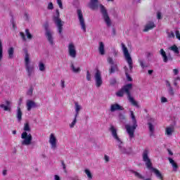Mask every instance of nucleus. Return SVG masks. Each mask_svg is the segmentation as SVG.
I'll return each mask as SVG.
<instances>
[{
	"label": "nucleus",
	"mask_w": 180,
	"mask_h": 180,
	"mask_svg": "<svg viewBox=\"0 0 180 180\" xmlns=\"http://www.w3.org/2000/svg\"><path fill=\"white\" fill-rule=\"evenodd\" d=\"M61 164H62L63 167H64V165H65V163L64 162V160H61Z\"/></svg>",
	"instance_id": "nucleus-63"
},
{
	"label": "nucleus",
	"mask_w": 180,
	"mask_h": 180,
	"mask_svg": "<svg viewBox=\"0 0 180 180\" xmlns=\"http://www.w3.org/2000/svg\"><path fill=\"white\" fill-rule=\"evenodd\" d=\"M157 18H158V20H160V19H162V15H161V12H158L157 13Z\"/></svg>",
	"instance_id": "nucleus-54"
},
{
	"label": "nucleus",
	"mask_w": 180,
	"mask_h": 180,
	"mask_svg": "<svg viewBox=\"0 0 180 180\" xmlns=\"http://www.w3.org/2000/svg\"><path fill=\"white\" fill-rule=\"evenodd\" d=\"M148 72L149 75H151V74H153V70H149L148 71Z\"/></svg>",
	"instance_id": "nucleus-60"
},
{
	"label": "nucleus",
	"mask_w": 180,
	"mask_h": 180,
	"mask_svg": "<svg viewBox=\"0 0 180 180\" xmlns=\"http://www.w3.org/2000/svg\"><path fill=\"white\" fill-rule=\"evenodd\" d=\"M155 27V24L153 22H150L149 23L145 25V28L143 29V32H148V30H153Z\"/></svg>",
	"instance_id": "nucleus-18"
},
{
	"label": "nucleus",
	"mask_w": 180,
	"mask_h": 180,
	"mask_svg": "<svg viewBox=\"0 0 180 180\" xmlns=\"http://www.w3.org/2000/svg\"><path fill=\"white\" fill-rule=\"evenodd\" d=\"M110 112L124 110V108H123V106L120 105L119 103H114L110 105Z\"/></svg>",
	"instance_id": "nucleus-15"
},
{
	"label": "nucleus",
	"mask_w": 180,
	"mask_h": 180,
	"mask_svg": "<svg viewBox=\"0 0 180 180\" xmlns=\"http://www.w3.org/2000/svg\"><path fill=\"white\" fill-rule=\"evenodd\" d=\"M70 67H71L72 71L75 74H78L79 72H81V68H76L75 66L74 65V63H72Z\"/></svg>",
	"instance_id": "nucleus-28"
},
{
	"label": "nucleus",
	"mask_w": 180,
	"mask_h": 180,
	"mask_svg": "<svg viewBox=\"0 0 180 180\" xmlns=\"http://www.w3.org/2000/svg\"><path fill=\"white\" fill-rule=\"evenodd\" d=\"M170 50H172V51H174L175 54H179V49H178V46H176V45L172 46L170 47Z\"/></svg>",
	"instance_id": "nucleus-33"
},
{
	"label": "nucleus",
	"mask_w": 180,
	"mask_h": 180,
	"mask_svg": "<svg viewBox=\"0 0 180 180\" xmlns=\"http://www.w3.org/2000/svg\"><path fill=\"white\" fill-rule=\"evenodd\" d=\"M161 102H162V103H165V102H168V100L165 97H162Z\"/></svg>",
	"instance_id": "nucleus-51"
},
{
	"label": "nucleus",
	"mask_w": 180,
	"mask_h": 180,
	"mask_svg": "<svg viewBox=\"0 0 180 180\" xmlns=\"http://www.w3.org/2000/svg\"><path fill=\"white\" fill-rule=\"evenodd\" d=\"M117 81L116 79L112 78L110 79V85H115Z\"/></svg>",
	"instance_id": "nucleus-45"
},
{
	"label": "nucleus",
	"mask_w": 180,
	"mask_h": 180,
	"mask_svg": "<svg viewBox=\"0 0 180 180\" xmlns=\"http://www.w3.org/2000/svg\"><path fill=\"white\" fill-rule=\"evenodd\" d=\"M37 105H36V103L32 100H28L27 101V110H28V112H30V110H32V108H37Z\"/></svg>",
	"instance_id": "nucleus-17"
},
{
	"label": "nucleus",
	"mask_w": 180,
	"mask_h": 180,
	"mask_svg": "<svg viewBox=\"0 0 180 180\" xmlns=\"http://www.w3.org/2000/svg\"><path fill=\"white\" fill-rule=\"evenodd\" d=\"M68 52L70 57L75 58L77 57V50H75V46L74 44L70 43L68 46Z\"/></svg>",
	"instance_id": "nucleus-12"
},
{
	"label": "nucleus",
	"mask_w": 180,
	"mask_h": 180,
	"mask_svg": "<svg viewBox=\"0 0 180 180\" xmlns=\"http://www.w3.org/2000/svg\"><path fill=\"white\" fill-rule=\"evenodd\" d=\"M39 71H45L46 65L42 62H39Z\"/></svg>",
	"instance_id": "nucleus-37"
},
{
	"label": "nucleus",
	"mask_w": 180,
	"mask_h": 180,
	"mask_svg": "<svg viewBox=\"0 0 180 180\" xmlns=\"http://www.w3.org/2000/svg\"><path fill=\"white\" fill-rule=\"evenodd\" d=\"M173 72L174 75H178V74H179V70L178 69H174Z\"/></svg>",
	"instance_id": "nucleus-53"
},
{
	"label": "nucleus",
	"mask_w": 180,
	"mask_h": 180,
	"mask_svg": "<svg viewBox=\"0 0 180 180\" xmlns=\"http://www.w3.org/2000/svg\"><path fill=\"white\" fill-rule=\"evenodd\" d=\"M121 45L122 47L124 58L127 64L129 65L130 71H132L133 70V59H131V56L129 53V49H127V47H126V45H124V44L122 43Z\"/></svg>",
	"instance_id": "nucleus-5"
},
{
	"label": "nucleus",
	"mask_w": 180,
	"mask_h": 180,
	"mask_svg": "<svg viewBox=\"0 0 180 180\" xmlns=\"http://www.w3.org/2000/svg\"><path fill=\"white\" fill-rule=\"evenodd\" d=\"M60 82L62 88H65V82L64 80H61Z\"/></svg>",
	"instance_id": "nucleus-56"
},
{
	"label": "nucleus",
	"mask_w": 180,
	"mask_h": 180,
	"mask_svg": "<svg viewBox=\"0 0 180 180\" xmlns=\"http://www.w3.org/2000/svg\"><path fill=\"white\" fill-rule=\"evenodd\" d=\"M86 79H87V81H91V79H92V77H91V73L89 72V70L86 71Z\"/></svg>",
	"instance_id": "nucleus-41"
},
{
	"label": "nucleus",
	"mask_w": 180,
	"mask_h": 180,
	"mask_svg": "<svg viewBox=\"0 0 180 180\" xmlns=\"http://www.w3.org/2000/svg\"><path fill=\"white\" fill-rule=\"evenodd\" d=\"M8 171L6 169L3 170V175H6Z\"/></svg>",
	"instance_id": "nucleus-61"
},
{
	"label": "nucleus",
	"mask_w": 180,
	"mask_h": 180,
	"mask_svg": "<svg viewBox=\"0 0 180 180\" xmlns=\"http://www.w3.org/2000/svg\"><path fill=\"white\" fill-rule=\"evenodd\" d=\"M48 9L49 10H53L54 9V6L53 5V3L52 2H50L49 4H48Z\"/></svg>",
	"instance_id": "nucleus-47"
},
{
	"label": "nucleus",
	"mask_w": 180,
	"mask_h": 180,
	"mask_svg": "<svg viewBox=\"0 0 180 180\" xmlns=\"http://www.w3.org/2000/svg\"><path fill=\"white\" fill-rule=\"evenodd\" d=\"M55 180H60V176L55 175Z\"/></svg>",
	"instance_id": "nucleus-59"
},
{
	"label": "nucleus",
	"mask_w": 180,
	"mask_h": 180,
	"mask_svg": "<svg viewBox=\"0 0 180 180\" xmlns=\"http://www.w3.org/2000/svg\"><path fill=\"white\" fill-rule=\"evenodd\" d=\"M176 39H178L179 40H180V33H179V30H176Z\"/></svg>",
	"instance_id": "nucleus-50"
},
{
	"label": "nucleus",
	"mask_w": 180,
	"mask_h": 180,
	"mask_svg": "<svg viewBox=\"0 0 180 180\" xmlns=\"http://www.w3.org/2000/svg\"><path fill=\"white\" fill-rule=\"evenodd\" d=\"M148 169H150V171H153V172H154V174L156 175L157 178H158V179L160 180H164V176H162V174H161V172H160V170L153 167V166L149 168Z\"/></svg>",
	"instance_id": "nucleus-16"
},
{
	"label": "nucleus",
	"mask_w": 180,
	"mask_h": 180,
	"mask_svg": "<svg viewBox=\"0 0 180 180\" xmlns=\"http://www.w3.org/2000/svg\"><path fill=\"white\" fill-rule=\"evenodd\" d=\"M25 66L30 65V58L29 57V53H27V51L25 52Z\"/></svg>",
	"instance_id": "nucleus-32"
},
{
	"label": "nucleus",
	"mask_w": 180,
	"mask_h": 180,
	"mask_svg": "<svg viewBox=\"0 0 180 180\" xmlns=\"http://www.w3.org/2000/svg\"><path fill=\"white\" fill-rule=\"evenodd\" d=\"M25 34L28 40H32L33 39V35H32L29 29L25 30Z\"/></svg>",
	"instance_id": "nucleus-34"
},
{
	"label": "nucleus",
	"mask_w": 180,
	"mask_h": 180,
	"mask_svg": "<svg viewBox=\"0 0 180 180\" xmlns=\"http://www.w3.org/2000/svg\"><path fill=\"white\" fill-rule=\"evenodd\" d=\"M100 9L107 26H112L110 18H109V15H108V11L106 10V8H105V6L101 4Z\"/></svg>",
	"instance_id": "nucleus-6"
},
{
	"label": "nucleus",
	"mask_w": 180,
	"mask_h": 180,
	"mask_svg": "<svg viewBox=\"0 0 180 180\" xmlns=\"http://www.w3.org/2000/svg\"><path fill=\"white\" fill-rule=\"evenodd\" d=\"M120 148V151L122 153V154H130L131 149L130 148H129L128 149H127L126 148H123L122 146H119Z\"/></svg>",
	"instance_id": "nucleus-24"
},
{
	"label": "nucleus",
	"mask_w": 180,
	"mask_h": 180,
	"mask_svg": "<svg viewBox=\"0 0 180 180\" xmlns=\"http://www.w3.org/2000/svg\"><path fill=\"white\" fill-rule=\"evenodd\" d=\"M167 151L169 155H174V153H172V151H171V150L168 149Z\"/></svg>",
	"instance_id": "nucleus-58"
},
{
	"label": "nucleus",
	"mask_w": 180,
	"mask_h": 180,
	"mask_svg": "<svg viewBox=\"0 0 180 180\" xmlns=\"http://www.w3.org/2000/svg\"><path fill=\"white\" fill-rule=\"evenodd\" d=\"M4 49L2 47V42L0 40V61L2 60Z\"/></svg>",
	"instance_id": "nucleus-39"
},
{
	"label": "nucleus",
	"mask_w": 180,
	"mask_h": 180,
	"mask_svg": "<svg viewBox=\"0 0 180 180\" xmlns=\"http://www.w3.org/2000/svg\"><path fill=\"white\" fill-rule=\"evenodd\" d=\"M13 134H16V130L13 131Z\"/></svg>",
	"instance_id": "nucleus-64"
},
{
	"label": "nucleus",
	"mask_w": 180,
	"mask_h": 180,
	"mask_svg": "<svg viewBox=\"0 0 180 180\" xmlns=\"http://www.w3.org/2000/svg\"><path fill=\"white\" fill-rule=\"evenodd\" d=\"M63 167L65 172H67V167L65 165H64Z\"/></svg>",
	"instance_id": "nucleus-62"
},
{
	"label": "nucleus",
	"mask_w": 180,
	"mask_h": 180,
	"mask_svg": "<svg viewBox=\"0 0 180 180\" xmlns=\"http://www.w3.org/2000/svg\"><path fill=\"white\" fill-rule=\"evenodd\" d=\"M133 89V84H127L123 86L120 90H119L116 93V96H119L120 98H122L124 96V94H126L128 100L129 102L133 105V106H136V108H139V103L137 101L134 100V98L131 96V91Z\"/></svg>",
	"instance_id": "nucleus-1"
},
{
	"label": "nucleus",
	"mask_w": 180,
	"mask_h": 180,
	"mask_svg": "<svg viewBox=\"0 0 180 180\" xmlns=\"http://www.w3.org/2000/svg\"><path fill=\"white\" fill-rule=\"evenodd\" d=\"M78 117H77V115H75V118L74 120L72 122V123L70 124V127L71 129H72V127H74V126H75L76 123H77V118Z\"/></svg>",
	"instance_id": "nucleus-40"
},
{
	"label": "nucleus",
	"mask_w": 180,
	"mask_h": 180,
	"mask_svg": "<svg viewBox=\"0 0 180 180\" xmlns=\"http://www.w3.org/2000/svg\"><path fill=\"white\" fill-rule=\"evenodd\" d=\"M166 86H168V88H171V83H169V81L166 80Z\"/></svg>",
	"instance_id": "nucleus-57"
},
{
	"label": "nucleus",
	"mask_w": 180,
	"mask_h": 180,
	"mask_svg": "<svg viewBox=\"0 0 180 180\" xmlns=\"http://www.w3.org/2000/svg\"><path fill=\"white\" fill-rule=\"evenodd\" d=\"M84 172L87 175V177L89 178V179H92V173H91V171H89V169H86L84 170Z\"/></svg>",
	"instance_id": "nucleus-38"
},
{
	"label": "nucleus",
	"mask_w": 180,
	"mask_h": 180,
	"mask_svg": "<svg viewBox=\"0 0 180 180\" xmlns=\"http://www.w3.org/2000/svg\"><path fill=\"white\" fill-rule=\"evenodd\" d=\"M98 0H91L89 4L90 9H92L93 11H95V9H98Z\"/></svg>",
	"instance_id": "nucleus-19"
},
{
	"label": "nucleus",
	"mask_w": 180,
	"mask_h": 180,
	"mask_svg": "<svg viewBox=\"0 0 180 180\" xmlns=\"http://www.w3.org/2000/svg\"><path fill=\"white\" fill-rule=\"evenodd\" d=\"M148 125L149 127V131H150V136H153V133H154V125L151 122H148Z\"/></svg>",
	"instance_id": "nucleus-36"
},
{
	"label": "nucleus",
	"mask_w": 180,
	"mask_h": 180,
	"mask_svg": "<svg viewBox=\"0 0 180 180\" xmlns=\"http://www.w3.org/2000/svg\"><path fill=\"white\" fill-rule=\"evenodd\" d=\"M104 160H105V162H109V156L105 155Z\"/></svg>",
	"instance_id": "nucleus-55"
},
{
	"label": "nucleus",
	"mask_w": 180,
	"mask_h": 180,
	"mask_svg": "<svg viewBox=\"0 0 180 180\" xmlns=\"http://www.w3.org/2000/svg\"><path fill=\"white\" fill-rule=\"evenodd\" d=\"M169 161L170 162V164H172L173 168L175 169V171H176V169H178V164H176V162H175L174 160H172V158H169Z\"/></svg>",
	"instance_id": "nucleus-30"
},
{
	"label": "nucleus",
	"mask_w": 180,
	"mask_h": 180,
	"mask_svg": "<svg viewBox=\"0 0 180 180\" xmlns=\"http://www.w3.org/2000/svg\"><path fill=\"white\" fill-rule=\"evenodd\" d=\"M169 94L172 96H174L175 93L174 92V89L172 87H169Z\"/></svg>",
	"instance_id": "nucleus-44"
},
{
	"label": "nucleus",
	"mask_w": 180,
	"mask_h": 180,
	"mask_svg": "<svg viewBox=\"0 0 180 180\" xmlns=\"http://www.w3.org/2000/svg\"><path fill=\"white\" fill-rule=\"evenodd\" d=\"M168 37L174 39V37H175V34L174 33V32L171 31L170 32H169Z\"/></svg>",
	"instance_id": "nucleus-49"
},
{
	"label": "nucleus",
	"mask_w": 180,
	"mask_h": 180,
	"mask_svg": "<svg viewBox=\"0 0 180 180\" xmlns=\"http://www.w3.org/2000/svg\"><path fill=\"white\" fill-rule=\"evenodd\" d=\"M22 110H20V107H18L17 108V119L18 122H20L22 120Z\"/></svg>",
	"instance_id": "nucleus-27"
},
{
	"label": "nucleus",
	"mask_w": 180,
	"mask_h": 180,
	"mask_svg": "<svg viewBox=\"0 0 180 180\" xmlns=\"http://www.w3.org/2000/svg\"><path fill=\"white\" fill-rule=\"evenodd\" d=\"M75 112H76L75 116L76 117H78L79 115V111L81 110L82 107L81 105H79L78 103H75Z\"/></svg>",
	"instance_id": "nucleus-26"
},
{
	"label": "nucleus",
	"mask_w": 180,
	"mask_h": 180,
	"mask_svg": "<svg viewBox=\"0 0 180 180\" xmlns=\"http://www.w3.org/2000/svg\"><path fill=\"white\" fill-rule=\"evenodd\" d=\"M110 131H111L113 139H115V140H116L120 144H122L123 142H122V140H120V138L117 136V130L115 129L114 126H110Z\"/></svg>",
	"instance_id": "nucleus-11"
},
{
	"label": "nucleus",
	"mask_w": 180,
	"mask_h": 180,
	"mask_svg": "<svg viewBox=\"0 0 180 180\" xmlns=\"http://www.w3.org/2000/svg\"><path fill=\"white\" fill-rule=\"evenodd\" d=\"M77 18L83 32H86V25H85V19L84 18V15L82 14V11L81 9H77Z\"/></svg>",
	"instance_id": "nucleus-7"
},
{
	"label": "nucleus",
	"mask_w": 180,
	"mask_h": 180,
	"mask_svg": "<svg viewBox=\"0 0 180 180\" xmlns=\"http://www.w3.org/2000/svg\"><path fill=\"white\" fill-rule=\"evenodd\" d=\"M57 4L59 6L60 9H63V1H61V0H57Z\"/></svg>",
	"instance_id": "nucleus-48"
},
{
	"label": "nucleus",
	"mask_w": 180,
	"mask_h": 180,
	"mask_svg": "<svg viewBox=\"0 0 180 180\" xmlns=\"http://www.w3.org/2000/svg\"><path fill=\"white\" fill-rule=\"evenodd\" d=\"M132 174H134V176H136V178H138V179H144V176L141 175V174H140L139 172H136V171H131Z\"/></svg>",
	"instance_id": "nucleus-29"
},
{
	"label": "nucleus",
	"mask_w": 180,
	"mask_h": 180,
	"mask_svg": "<svg viewBox=\"0 0 180 180\" xmlns=\"http://www.w3.org/2000/svg\"><path fill=\"white\" fill-rule=\"evenodd\" d=\"M139 64H140L141 68H146V67H148L147 65H145V63L143 60H139Z\"/></svg>",
	"instance_id": "nucleus-46"
},
{
	"label": "nucleus",
	"mask_w": 180,
	"mask_h": 180,
	"mask_svg": "<svg viewBox=\"0 0 180 180\" xmlns=\"http://www.w3.org/2000/svg\"><path fill=\"white\" fill-rule=\"evenodd\" d=\"M116 71H119V68L117 67V64L111 65L110 68L108 72L110 75L115 74Z\"/></svg>",
	"instance_id": "nucleus-22"
},
{
	"label": "nucleus",
	"mask_w": 180,
	"mask_h": 180,
	"mask_svg": "<svg viewBox=\"0 0 180 180\" xmlns=\"http://www.w3.org/2000/svg\"><path fill=\"white\" fill-rule=\"evenodd\" d=\"M160 54L162 56L163 62L165 63H168V61H172L174 60L172 56H167V53L162 49H160Z\"/></svg>",
	"instance_id": "nucleus-13"
},
{
	"label": "nucleus",
	"mask_w": 180,
	"mask_h": 180,
	"mask_svg": "<svg viewBox=\"0 0 180 180\" xmlns=\"http://www.w3.org/2000/svg\"><path fill=\"white\" fill-rule=\"evenodd\" d=\"M20 36L21 39L23 40V41H26V35H25L24 32H20Z\"/></svg>",
	"instance_id": "nucleus-43"
},
{
	"label": "nucleus",
	"mask_w": 180,
	"mask_h": 180,
	"mask_svg": "<svg viewBox=\"0 0 180 180\" xmlns=\"http://www.w3.org/2000/svg\"><path fill=\"white\" fill-rule=\"evenodd\" d=\"M124 68L125 70V75L127 77V81H129V82L133 81V79L131 78V77H130V75H129V72H127V68L125 66Z\"/></svg>",
	"instance_id": "nucleus-35"
},
{
	"label": "nucleus",
	"mask_w": 180,
	"mask_h": 180,
	"mask_svg": "<svg viewBox=\"0 0 180 180\" xmlns=\"http://www.w3.org/2000/svg\"><path fill=\"white\" fill-rule=\"evenodd\" d=\"M15 52V49L13 47H11L8 49V58H13V53Z\"/></svg>",
	"instance_id": "nucleus-31"
},
{
	"label": "nucleus",
	"mask_w": 180,
	"mask_h": 180,
	"mask_svg": "<svg viewBox=\"0 0 180 180\" xmlns=\"http://www.w3.org/2000/svg\"><path fill=\"white\" fill-rule=\"evenodd\" d=\"M143 160L144 162H146V168L149 169V168H151L153 167V163L151 162V160H150V158H148V150H145L143 153Z\"/></svg>",
	"instance_id": "nucleus-10"
},
{
	"label": "nucleus",
	"mask_w": 180,
	"mask_h": 180,
	"mask_svg": "<svg viewBox=\"0 0 180 180\" xmlns=\"http://www.w3.org/2000/svg\"><path fill=\"white\" fill-rule=\"evenodd\" d=\"M56 15L53 16V22L56 25V26L58 27V32L59 34H63V27L64 26V22L60 18V11L58 9H56Z\"/></svg>",
	"instance_id": "nucleus-4"
},
{
	"label": "nucleus",
	"mask_w": 180,
	"mask_h": 180,
	"mask_svg": "<svg viewBox=\"0 0 180 180\" xmlns=\"http://www.w3.org/2000/svg\"><path fill=\"white\" fill-rule=\"evenodd\" d=\"M108 63L110 64V65H115V61H113V58L108 57L107 59Z\"/></svg>",
	"instance_id": "nucleus-42"
},
{
	"label": "nucleus",
	"mask_w": 180,
	"mask_h": 180,
	"mask_svg": "<svg viewBox=\"0 0 180 180\" xmlns=\"http://www.w3.org/2000/svg\"><path fill=\"white\" fill-rule=\"evenodd\" d=\"M94 78L96 81V86L97 88L101 87L102 86V84H103V81L102 80V72H101V70H96L94 75Z\"/></svg>",
	"instance_id": "nucleus-8"
},
{
	"label": "nucleus",
	"mask_w": 180,
	"mask_h": 180,
	"mask_svg": "<svg viewBox=\"0 0 180 180\" xmlns=\"http://www.w3.org/2000/svg\"><path fill=\"white\" fill-rule=\"evenodd\" d=\"M49 143L51 146V148L56 150V148H57V139L54 136V134H51L49 138Z\"/></svg>",
	"instance_id": "nucleus-14"
},
{
	"label": "nucleus",
	"mask_w": 180,
	"mask_h": 180,
	"mask_svg": "<svg viewBox=\"0 0 180 180\" xmlns=\"http://www.w3.org/2000/svg\"><path fill=\"white\" fill-rule=\"evenodd\" d=\"M23 131L21 134V139L23 141H21L22 146H30L32 144V140H33V137L32 136V134H27V131H30V125L29 123H25L24 124Z\"/></svg>",
	"instance_id": "nucleus-2"
},
{
	"label": "nucleus",
	"mask_w": 180,
	"mask_h": 180,
	"mask_svg": "<svg viewBox=\"0 0 180 180\" xmlns=\"http://www.w3.org/2000/svg\"><path fill=\"white\" fill-rule=\"evenodd\" d=\"M173 132H174V127H166L165 134H167V136H172Z\"/></svg>",
	"instance_id": "nucleus-25"
},
{
	"label": "nucleus",
	"mask_w": 180,
	"mask_h": 180,
	"mask_svg": "<svg viewBox=\"0 0 180 180\" xmlns=\"http://www.w3.org/2000/svg\"><path fill=\"white\" fill-rule=\"evenodd\" d=\"M98 51L101 56L105 54V44L102 41L99 42Z\"/></svg>",
	"instance_id": "nucleus-23"
},
{
	"label": "nucleus",
	"mask_w": 180,
	"mask_h": 180,
	"mask_svg": "<svg viewBox=\"0 0 180 180\" xmlns=\"http://www.w3.org/2000/svg\"><path fill=\"white\" fill-rule=\"evenodd\" d=\"M44 29L46 30V37L47 38L48 41L53 46L54 44V41L53 39V34H51V31L49 30V22L45 23L44 25Z\"/></svg>",
	"instance_id": "nucleus-9"
},
{
	"label": "nucleus",
	"mask_w": 180,
	"mask_h": 180,
	"mask_svg": "<svg viewBox=\"0 0 180 180\" xmlns=\"http://www.w3.org/2000/svg\"><path fill=\"white\" fill-rule=\"evenodd\" d=\"M131 117L132 119L133 125L131 126L129 124L125 125V129L127 130V134L129 136L130 139L134 138V131L137 129V120H136V116L134 115V112L133 111H130Z\"/></svg>",
	"instance_id": "nucleus-3"
},
{
	"label": "nucleus",
	"mask_w": 180,
	"mask_h": 180,
	"mask_svg": "<svg viewBox=\"0 0 180 180\" xmlns=\"http://www.w3.org/2000/svg\"><path fill=\"white\" fill-rule=\"evenodd\" d=\"M26 71L28 74V77H32V74H33V72L34 71V67L30 65H27L25 66Z\"/></svg>",
	"instance_id": "nucleus-21"
},
{
	"label": "nucleus",
	"mask_w": 180,
	"mask_h": 180,
	"mask_svg": "<svg viewBox=\"0 0 180 180\" xmlns=\"http://www.w3.org/2000/svg\"><path fill=\"white\" fill-rule=\"evenodd\" d=\"M6 105H4V104L0 105V108L1 109H4V110L7 111V112H11V101H6Z\"/></svg>",
	"instance_id": "nucleus-20"
},
{
	"label": "nucleus",
	"mask_w": 180,
	"mask_h": 180,
	"mask_svg": "<svg viewBox=\"0 0 180 180\" xmlns=\"http://www.w3.org/2000/svg\"><path fill=\"white\" fill-rule=\"evenodd\" d=\"M27 95H33V89L30 88L27 91Z\"/></svg>",
	"instance_id": "nucleus-52"
}]
</instances>
